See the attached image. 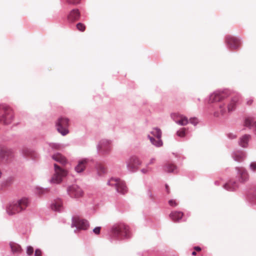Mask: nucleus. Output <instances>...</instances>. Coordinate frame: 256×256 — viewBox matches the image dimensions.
I'll return each instance as SVG.
<instances>
[{
    "label": "nucleus",
    "instance_id": "f257e3e1",
    "mask_svg": "<svg viewBox=\"0 0 256 256\" xmlns=\"http://www.w3.org/2000/svg\"><path fill=\"white\" fill-rule=\"evenodd\" d=\"M52 158L58 162L60 164H54V172L52 176L50 182L52 184H59L62 182L64 178V158L60 154H56L52 156Z\"/></svg>",
    "mask_w": 256,
    "mask_h": 256
},
{
    "label": "nucleus",
    "instance_id": "f03ea898",
    "mask_svg": "<svg viewBox=\"0 0 256 256\" xmlns=\"http://www.w3.org/2000/svg\"><path fill=\"white\" fill-rule=\"evenodd\" d=\"M111 234L113 237L117 239L130 238L128 227L124 223L114 224L112 228Z\"/></svg>",
    "mask_w": 256,
    "mask_h": 256
},
{
    "label": "nucleus",
    "instance_id": "7ed1b4c3",
    "mask_svg": "<svg viewBox=\"0 0 256 256\" xmlns=\"http://www.w3.org/2000/svg\"><path fill=\"white\" fill-rule=\"evenodd\" d=\"M14 118L12 110L8 107L0 106V123L8 124Z\"/></svg>",
    "mask_w": 256,
    "mask_h": 256
},
{
    "label": "nucleus",
    "instance_id": "20e7f679",
    "mask_svg": "<svg viewBox=\"0 0 256 256\" xmlns=\"http://www.w3.org/2000/svg\"><path fill=\"white\" fill-rule=\"evenodd\" d=\"M108 184L116 187L118 192L124 194L128 191L124 182L118 178H111L108 182Z\"/></svg>",
    "mask_w": 256,
    "mask_h": 256
},
{
    "label": "nucleus",
    "instance_id": "39448f33",
    "mask_svg": "<svg viewBox=\"0 0 256 256\" xmlns=\"http://www.w3.org/2000/svg\"><path fill=\"white\" fill-rule=\"evenodd\" d=\"M72 227H76L78 230H86L90 226L88 222L78 216H74L72 218Z\"/></svg>",
    "mask_w": 256,
    "mask_h": 256
},
{
    "label": "nucleus",
    "instance_id": "423d86ee",
    "mask_svg": "<svg viewBox=\"0 0 256 256\" xmlns=\"http://www.w3.org/2000/svg\"><path fill=\"white\" fill-rule=\"evenodd\" d=\"M67 192L72 198H80L84 195V192L82 188L77 184H72L68 187Z\"/></svg>",
    "mask_w": 256,
    "mask_h": 256
},
{
    "label": "nucleus",
    "instance_id": "0eeeda50",
    "mask_svg": "<svg viewBox=\"0 0 256 256\" xmlns=\"http://www.w3.org/2000/svg\"><path fill=\"white\" fill-rule=\"evenodd\" d=\"M151 134L154 136L156 137L157 140H156L154 138L150 136H148L150 141L151 142L156 146H160L162 144V140H160L162 136V132L160 129L158 128H154L151 132Z\"/></svg>",
    "mask_w": 256,
    "mask_h": 256
},
{
    "label": "nucleus",
    "instance_id": "6e6552de",
    "mask_svg": "<svg viewBox=\"0 0 256 256\" xmlns=\"http://www.w3.org/2000/svg\"><path fill=\"white\" fill-rule=\"evenodd\" d=\"M142 162L140 159L136 156L130 158L126 162L128 168L130 171H135L141 164Z\"/></svg>",
    "mask_w": 256,
    "mask_h": 256
},
{
    "label": "nucleus",
    "instance_id": "1a4fd4ad",
    "mask_svg": "<svg viewBox=\"0 0 256 256\" xmlns=\"http://www.w3.org/2000/svg\"><path fill=\"white\" fill-rule=\"evenodd\" d=\"M229 96L228 92H221L219 93H214L210 97V102H216L222 100Z\"/></svg>",
    "mask_w": 256,
    "mask_h": 256
},
{
    "label": "nucleus",
    "instance_id": "9d476101",
    "mask_svg": "<svg viewBox=\"0 0 256 256\" xmlns=\"http://www.w3.org/2000/svg\"><path fill=\"white\" fill-rule=\"evenodd\" d=\"M172 116L176 122L180 125L186 126L188 123V118L178 113H174Z\"/></svg>",
    "mask_w": 256,
    "mask_h": 256
},
{
    "label": "nucleus",
    "instance_id": "9b49d317",
    "mask_svg": "<svg viewBox=\"0 0 256 256\" xmlns=\"http://www.w3.org/2000/svg\"><path fill=\"white\" fill-rule=\"evenodd\" d=\"M14 202L18 207V209L20 212L25 210L29 204L28 200L26 198H22Z\"/></svg>",
    "mask_w": 256,
    "mask_h": 256
},
{
    "label": "nucleus",
    "instance_id": "f8f14e48",
    "mask_svg": "<svg viewBox=\"0 0 256 256\" xmlns=\"http://www.w3.org/2000/svg\"><path fill=\"white\" fill-rule=\"evenodd\" d=\"M226 42L230 47L232 49L237 48L240 45V40L232 36H228Z\"/></svg>",
    "mask_w": 256,
    "mask_h": 256
},
{
    "label": "nucleus",
    "instance_id": "ddd939ff",
    "mask_svg": "<svg viewBox=\"0 0 256 256\" xmlns=\"http://www.w3.org/2000/svg\"><path fill=\"white\" fill-rule=\"evenodd\" d=\"M239 100V96H234L230 98L229 103L228 104L227 108L228 112H231L235 110L236 105Z\"/></svg>",
    "mask_w": 256,
    "mask_h": 256
},
{
    "label": "nucleus",
    "instance_id": "4468645a",
    "mask_svg": "<svg viewBox=\"0 0 256 256\" xmlns=\"http://www.w3.org/2000/svg\"><path fill=\"white\" fill-rule=\"evenodd\" d=\"M80 17V12L78 9L72 10L68 16V20L70 22L78 20Z\"/></svg>",
    "mask_w": 256,
    "mask_h": 256
},
{
    "label": "nucleus",
    "instance_id": "2eb2a0df",
    "mask_svg": "<svg viewBox=\"0 0 256 256\" xmlns=\"http://www.w3.org/2000/svg\"><path fill=\"white\" fill-rule=\"evenodd\" d=\"M63 202L61 199H56L51 205V208L52 210L60 212L62 208Z\"/></svg>",
    "mask_w": 256,
    "mask_h": 256
},
{
    "label": "nucleus",
    "instance_id": "dca6fc26",
    "mask_svg": "<svg viewBox=\"0 0 256 256\" xmlns=\"http://www.w3.org/2000/svg\"><path fill=\"white\" fill-rule=\"evenodd\" d=\"M6 212L10 216L14 215L20 212L18 209V207L16 204H15L14 202L10 204L6 208Z\"/></svg>",
    "mask_w": 256,
    "mask_h": 256
},
{
    "label": "nucleus",
    "instance_id": "f3484780",
    "mask_svg": "<svg viewBox=\"0 0 256 256\" xmlns=\"http://www.w3.org/2000/svg\"><path fill=\"white\" fill-rule=\"evenodd\" d=\"M87 164L88 160L86 159L80 160L77 166L75 167L76 171L78 173L82 172L85 170Z\"/></svg>",
    "mask_w": 256,
    "mask_h": 256
},
{
    "label": "nucleus",
    "instance_id": "a211bd4d",
    "mask_svg": "<svg viewBox=\"0 0 256 256\" xmlns=\"http://www.w3.org/2000/svg\"><path fill=\"white\" fill-rule=\"evenodd\" d=\"M238 174L240 176V180L242 182H244L246 181L248 178V174L246 170L243 168H238Z\"/></svg>",
    "mask_w": 256,
    "mask_h": 256
},
{
    "label": "nucleus",
    "instance_id": "6ab92c4d",
    "mask_svg": "<svg viewBox=\"0 0 256 256\" xmlns=\"http://www.w3.org/2000/svg\"><path fill=\"white\" fill-rule=\"evenodd\" d=\"M184 216V213L181 212L173 211L170 214V218L174 222H179Z\"/></svg>",
    "mask_w": 256,
    "mask_h": 256
},
{
    "label": "nucleus",
    "instance_id": "aec40b11",
    "mask_svg": "<svg viewBox=\"0 0 256 256\" xmlns=\"http://www.w3.org/2000/svg\"><path fill=\"white\" fill-rule=\"evenodd\" d=\"M64 124V119L61 117L59 118L56 122V128L58 131L60 133L62 136H64V128L63 126Z\"/></svg>",
    "mask_w": 256,
    "mask_h": 256
},
{
    "label": "nucleus",
    "instance_id": "412c9836",
    "mask_svg": "<svg viewBox=\"0 0 256 256\" xmlns=\"http://www.w3.org/2000/svg\"><path fill=\"white\" fill-rule=\"evenodd\" d=\"M10 246L11 248L12 252L14 254H20L22 251V249L20 246L16 243L10 242Z\"/></svg>",
    "mask_w": 256,
    "mask_h": 256
},
{
    "label": "nucleus",
    "instance_id": "4be33fe9",
    "mask_svg": "<svg viewBox=\"0 0 256 256\" xmlns=\"http://www.w3.org/2000/svg\"><path fill=\"white\" fill-rule=\"evenodd\" d=\"M250 138V135L246 134L242 136L240 140V144L242 147H246Z\"/></svg>",
    "mask_w": 256,
    "mask_h": 256
},
{
    "label": "nucleus",
    "instance_id": "5701e85b",
    "mask_svg": "<svg viewBox=\"0 0 256 256\" xmlns=\"http://www.w3.org/2000/svg\"><path fill=\"white\" fill-rule=\"evenodd\" d=\"M176 169V166L173 164L168 163L165 165L164 170L168 172H174Z\"/></svg>",
    "mask_w": 256,
    "mask_h": 256
},
{
    "label": "nucleus",
    "instance_id": "b1692460",
    "mask_svg": "<svg viewBox=\"0 0 256 256\" xmlns=\"http://www.w3.org/2000/svg\"><path fill=\"white\" fill-rule=\"evenodd\" d=\"M244 124L246 126L250 127L252 125L255 126V132L256 134V122L254 123L253 120L251 118H248L245 120Z\"/></svg>",
    "mask_w": 256,
    "mask_h": 256
},
{
    "label": "nucleus",
    "instance_id": "393cba45",
    "mask_svg": "<svg viewBox=\"0 0 256 256\" xmlns=\"http://www.w3.org/2000/svg\"><path fill=\"white\" fill-rule=\"evenodd\" d=\"M244 155L242 152H238L234 154V158L236 161L240 162L244 160Z\"/></svg>",
    "mask_w": 256,
    "mask_h": 256
},
{
    "label": "nucleus",
    "instance_id": "a878e982",
    "mask_svg": "<svg viewBox=\"0 0 256 256\" xmlns=\"http://www.w3.org/2000/svg\"><path fill=\"white\" fill-rule=\"evenodd\" d=\"M186 131V128H182L177 132L176 134L178 136L182 138V137L185 136Z\"/></svg>",
    "mask_w": 256,
    "mask_h": 256
},
{
    "label": "nucleus",
    "instance_id": "bb28decb",
    "mask_svg": "<svg viewBox=\"0 0 256 256\" xmlns=\"http://www.w3.org/2000/svg\"><path fill=\"white\" fill-rule=\"evenodd\" d=\"M76 28L78 29V30L82 32H84L86 28V26L84 24L81 23V22H79V23L77 24L76 25Z\"/></svg>",
    "mask_w": 256,
    "mask_h": 256
},
{
    "label": "nucleus",
    "instance_id": "cd10ccee",
    "mask_svg": "<svg viewBox=\"0 0 256 256\" xmlns=\"http://www.w3.org/2000/svg\"><path fill=\"white\" fill-rule=\"evenodd\" d=\"M232 182H229L224 185V187L228 190H234L236 188V186H232Z\"/></svg>",
    "mask_w": 256,
    "mask_h": 256
},
{
    "label": "nucleus",
    "instance_id": "c85d7f7f",
    "mask_svg": "<svg viewBox=\"0 0 256 256\" xmlns=\"http://www.w3.org/2000/svg\"><path fill=\"white\" fill-rule=\"evenodd\" d=\"M188 122L194 126H196L198 122V118H190Z\"/></svg>",
    "mask_w": 256,
    "mask_h": 256
},
{
    "label": "nucleus",
    "instance_id": "c756f323",
    "mask_svg": "<svg viewBox=\"0 0 256 256\" xmlns=\"http://www.w3.org/2000/svg\"><path fill=\"white\" fill-rule=\"evenodd\" d=\"M168 204L170 206L172 207H176L178 205V203L176 202V200H170L168 201Z\"/></svg>",
    "mask_w": 256,
    "mask_h": 256
},
{
    "label": "nucleus",
    "instance_id": "7c9ffc66",
    "mask_svg": "<svg viewBox=\"0 0 256 256\" xmlns=\"http://www.w3.org/2000/svg\"><path fill=\"white\" fill-rule=\"evenodd\" d=\"M34 252V248L32 246H29L26 250V253L28 255H31Z\"/></svg>",
    "mask_w": 256,
    "mask_h": 256
},
{
    "label": "nucleus",
    "instance_id": "2f4dec72",
    "mask_svg": "<svg viewBox=\"0 0 256 256\" xmlns=\"http://www.w3.org/2000/svg\"><path fill=\"white\" fill-rule=\"evenodd\" d=\"M67 1L70 4H76L80 2V0H68Z\"/></svg>",
    "mask_w": 256,
    "mask_h": 256
},
{
    "label": "nucleus",
    "instance_id": "473e14b6",
    "mask_svg": "<svg viewBox=\"0 0 256 256\" xmlns=\"http://www.w3.org/2000/svg\"><path fill=\"white\" fill-rule=\"evenodd\" d=\"M100 229H101V228H100V226L96 227V228H95L93 230V232H94L96 234H100Z\"/></svg>",
    "mask_w": 256,
    "mask_h": 256
},
{
    "label": "nucleus",
    "instance_id": "72a5a7b5",
    "mask_svg": "<svg viewBox=\"0 0 256 256\" xmlns=\"http://www.w3.org/2000/svg\"><path fill=\"white\" fill-rule=\"evenodd\" d=\"M250 169L255 172L256 170V162H252L250 164Z\"/></svg>",
    "mask_w": 256,
    "mask_h": 256
},
{
    "label": "nucleus",
    "instance_id": "f704fd0d",
    "mask_svg": "<svg viewBox=\"0 0 256 256\" xmlns=\"http://www.w3.org/2000/svg\"><path fill=\"white\" fill-rule=\"evenodd\" d=\"M151 170H152V168H149V167L147 166V168H142V172L143 173L145 174V173H146V172H148L150 171Z\"/></svg>",
    "mask_w": 256,
    "mask_h": 256
},
{
    "label": "nucleus",
    "instance_id": "c9c22d12",
    "mask_svg": "<svg viewBox=\"0 0 256 256\" xmlns=\"http://www.w3.org/2000/svg\"><path fill=\"white\" fill-rule=\"evenodd\" d=\"M35 256H42V252L39 249H36L34 253Z\"/></svg>",
    "mask_w": 256,
    "mask_h": 256
},
{
    "label": "nucleus",
    "instance_id": "e433bc0d",
    "mask_svg": "<svg viewBox=\"0 0 256 256\" xmlns=\"http://www.w3.org/2000/svg\"><path fill=\"white\" fill-rule=\"evenodd\" d=\"M156 162V158H152L150 160V162L148 164V166L154 164Z\"/></svg>",
    "mask_w": 256,
    "mask_h": 256
},
{
    "label": "nucleus",
    "instance_id": "4c0bfd02",
    "mask_svg": "<svg viewBox=\"0 0 256 256\" xmlns=\"http://www.w3.org/2000/svg\"><path fill=\"white\" fill-rule=\"evenodd\" d=\"M220 112L222 114H224L226 112V110H225L223 106H220Z\"/></svg>",
    "mask_w": 256,
    "mask_h": 256
},
{
    "label": "nucleus",
    "instance_id": "58836bf2",
    "mask_svg": "<svg viewBox=\"0 0 256 256\" xmlns=\"http://www.w3.org/2000/svg\"><path fill=\"white\" fill-rule=\"evenodd\" d=\"M253 100L252 99H250L248 100L247 102H246V104L248 105V106H251L252 104L253 103Z\"/></svg>",
    "mask_w": 256,
    "mask_h": 256
},
{
    "label": "nucleus",
    "instance_id": "ea45409f",
    "mask_svg": "<svg viewBox=\"0 0 256 256\" xmlns=\"http://www.w3.org/2000/svg\"><path fill=\"white\" fill-rule=\"evenodd\" d=\"M194 249L196 252H200L201 251V248L200 246H195Z\"/></svg>",
    "mask_w": 256,
    "mask_h": 256
},
{
    "label": "nucleus",
    "instance_id": "a19ab883",
    "mask_svg": "<svg viewBox=\"0 0 256 256\" xmlns=\"http://www.w3.org/2000/svg\"><path fill=\"white\" fill-rule=\"evenodd\" d=\"M166 188L167 193L169 194L170 192V189H169L168 185H167V184L166 185Z\"/></svg>",
    "mask_w": 256,
    "mask_h": 256
},
{
    "label": "nucleus",
    "instance_id": "79ce46f5",
    "mask_svg": "<svg viewBox=\"0 0 256 256\" xmlns=\"http://www.w3.org/2000/svg\"><path fill=\"white\" fill-rule=\"evenodd\" d=\"M100 169L102 170V172H105V169L102 166H100Z\"/></svg>",
    "mask_w": 256,
    "mask_h": 256
},
{
    "label": "nucleus",
    "instance_id": "37998d69",
    "mask_svg": "<svg viewBox=\"0 0 256 256\" xmlns=\"http://www.w3.org/2000/svg\"><path fill=\"white\" fill-rule=\"evenodd\" d=\"M68 119H66V118H65V120H64V122H65V126L66 125V124H68Z\"/></svg>",
    "mask_w": 256,
    "mask_h": 256
},
{
    "label": "nucleus",
    "instance_id": "c03bdc74",
    "mask_svg": "<svg viewBox=\"0 0 256 256\" xmlns=\"http://www.w3.org/2000/svg\"><path fill=\"white\" fill-rule=\"evenodd\" d=\"M69 132L68 130L65 128V135Z\"/></svg>",
    "mask_w": 256,
    "mask_h": 256
},
{
    "label": "nucleus",
    "instance_id": "a18cd8bd",
    "mask_svg": "<svg viewBox=\"0 0 256 256\" xmlns=\"http://www.w3.org/2000/svg\"><path fill=\"white\" fill-rule=\"evenodd\" d=\"M192 255H193V256H196V252L194 250V252H192Z\"/></svg>",
    "mask_w": 256,
    "mask_h": 256
},
{
    "label": "nucleus",
    "instance_id": "49530a36",
    "mask_svg": "<svg viewBox=\"0 0 256 256\" xmlns=\"http://www.w3.org/2000/svg\"><path fill=\"white\" fill-rule=\"evenodd\" d=\"M149 194H150V197L151 198H152L153 197H152V193L150 192Z\"/></svg>",
    "mask_w": 256,
    "mask_h": 256
},
{
    "label": "nucleus",
    "instance_id": "de8ad7c7",
    "mask_svg": "<svg viewBox=\"0 0 256 256\" xmlns=\"http://www.w3.org/2000/svg\"><path fill=\"white\" fill-rule=\"evenodd\" d=\"M64 173H65V175L66 174V171L65 170L64 172Z\"/></svg>",
    "mask_w": 256,
    "mask_h": 256
}]
</instances>
